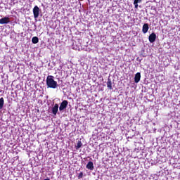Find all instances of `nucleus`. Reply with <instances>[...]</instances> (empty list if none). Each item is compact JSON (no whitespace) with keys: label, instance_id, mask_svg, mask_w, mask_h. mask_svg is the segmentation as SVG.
<instances>
[{"label":"nucleus","instance_id":"13","mask_svg":"<svg viewBox=\"0 0 180 180\" xmlns=\"http://www.w3.org/2000/svg\"><path fill=\"white\" fill-rule=\"evenodd\" d=\"M5 103L4 100V97H1L0 98V110L1 109H2V108H4V103Z\"/></svg>","mask_w":180,"mask_h":180},{"label":"nucleus","instance_id":"6","mask_svg":"<svg viewBox=\"0 0 180 180\" xmlns=\"http://www.w3.org/2000/svg\"><path fill=\"white\" fill-rule=\"evenodd\" d=\"M141 79V74L140 72H137L135 75V77H134V82L136 84H139V82H140V79Z\"/></svg>","mask_w":180,"mask_h":180},{"label":"nucleus","instance_id":"16","mask_svg":"<svg viewBox=\"0 0 180 180\" xmlns=\"http://www.w3.org/2000/svg\"><path fill=\"white\" fill-rule=\"evenodd\" d=\"M134 6H135V9H138L139 8V4H134Z\"/></svg>","mask_w":180,"mask_h":180},{"label":"nucleus","instance_id":"5","mask_svg":"<svg viewBox=\"0 0 180 180\" xmlns=\"http://www.w3.org/2000/svg\"><path fill=\"white\" fill-rule=\"evenodd\" d=\"M157 39V34L153 32L149 35L148 39L150 43H154Z\"/></svg>","mask_w":180,"mask_h":180},{"label":"nucleus","instance_id":"9","mask_svg":"<svg viewBox=\"0 0 180 180\" xmlns=\"http://www.w3.org/2000/svg\"><path fill=\"white\" fill-rule=\"evenodd\" d=\"M148 29H149L148 24L145 23L142 27L143 33L144 34L147 33V32H148Z\"/></svg>","mask_w":180,"mask_h":180},{"label":"nucleus","instance_id":"14","mask_svg":"<svg viewBox=\"0 0 180 180\" xmlns=\"http://www.w3.org/2000/svg\"><path fill=\"white\" fill-rule=\"evenodd\" d=\"M82 176H84V173H83L82 172H81L79 174L77 178H78V179H81V178H82Z\"/></svg>","mask_w":180,"mask_h":180},{"label":"nucleus","instance_id":"10","mask_svg":"<svg viewBox=\"0 0 180 180\" xmlns=\"http://www.w3.org/2000/svg\"><path fill=\"white\" fill-rule=\"evenodd\" d=\"M107 87L108 89L112 90L113 89V87H112V80L110 79H108L107 81Z\"/></svg>","mask_w":180,"mask_h":180},{"label":"nucleus","instance_id":"1","mask_svg":"<svg viewBox=\"0 0 180 180\" xmlns=\"http://www.w3.org/2000/svg\"><path fill=\"white\" fill-rule=\"evenodd\" d=\"M46 85L48 88H52L53 89H56L57 86H58V84L57 82L54 80V76L49 75L46 78Z\"/></svg>","mask_w":180,"mask_h":180},{"label":"nucleus","instance_id":"3","mask_svg":"<svg viewBox=\"0 0 180 180\" xmlns=\"http://www.w3.org/2000/svg\"><path fill=\"white\" fill-rule=\"evenodd\" d=\"M67 106H68V101L67 100H64L59 107V110L61 112L62 110H64V109L67 108Z\"/></svg>","mask_w":180,"mask_h":180},{"label":"nucleus","instance_id":"15","mask_svg":"<svg viewBox=\"0 0 180 180\" xmlns=\"http://www.w3.org/2000/svg\"><path fill=\"white\" fill-rule=\"evenodd\" d=\"M141 2V0H134V4H139Z\"/></svg>","mask_w":180,"mask_h":180},{"label":"nucleus","instance_id":"8","mask_svg":"<svg viewBox=\"0 0 180 180\" xmlns=\"http://www.w3.org/2000/svg\"><path fill=\"white\" fill-rule=\"evenodd\" d=\"M86 168L87 169H90V171H94V162H89L86 166Z\"/></svg>","mask_w":180,"mask_h":180},{"label":"nucleus","instance_id":"7","mask_svg":"<svg viewBox=\"0 0 180 180\" xmlns=\"http://www.w3.org/2000/svg\"><path fill=\"white\" fill-rule=\"evenodd\" d=\"M58 112V104H55L54 106L52 108V113L56 116Z\"/></svg>","mask_w":180,"mask_h":180},{"label":"nucleus","instance_id":"11","mask_svg":"<svg viewBox=\"0 0 180 180\" xmlns=\"http://www.w3.org/2000/svg\"><path fill=\"white\" fill-rule=\"evenodd\" d=\"M32 42L33 43V44H37V43H39V37H33L32 39Z\"/></svg>","mask_w":180,"mask_h":180},{"label":"nucleus","instance_id":"12","mask_svg":"<svg viewBox=\"0 0 180 180\" xmlns=\"http://www.w3.org/2000/svg\"><path fill=\"white\" fill-rule=\"evenodd\" d=\"M82 147V142L81 141H78L77 146H75L76 150H79Z\"/></svg>","mask_w":180,"mask_h":180},{"label":"nucleus","instance_id":"4","mask_svg":"<svg viewBox=\"0 0 180 180\" xmlns=\"http://www.w3.org/2000/svg\"><path fill=\"white\" fill-rule=\"evenodd\" d=\"M11 22L9 17H4L0 19V25H8Z\"/></svg>","mask_w":180,"mask_h":180},{"label":"nucleus","instance_id":"2","mask_svg":"<svg viewBox=\"0 0 180 180\" xmlns=\"http://www.w3.org/2000/svg\"><path fill=\"white\" fill-rule=\"evenodd\" d=\"M32 12L34 19H37V18H39V15L40 14V8L39 6H35L32 10Z\"/></svg>","mask_w":180,"mask_h":180}]
</instances>
